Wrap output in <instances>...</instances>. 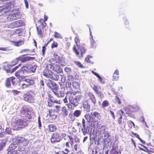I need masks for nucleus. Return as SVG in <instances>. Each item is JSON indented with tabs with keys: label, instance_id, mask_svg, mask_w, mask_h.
<instances>
[{
	"label": "nucleus",
	"instance_id": "a878e982",
	"mask_svg": "<svg viewBox=\"0 0 154 154\" xmlns=\"http://www.w3.org/2000/svg\"><path fill=\"white\" fill-rule=\"evenodd\" d=\"M109 136V134L107 131H104L102 134V137L104 140H107Z\"/></svg>",
	"mask_w": 154,
	"mask_h": 154
},
{
	"label": "nucleus",
	"instance_id": "2eb2a0df",
	"mask_svg": "<svg viewBox=\"0 0 154 154\" xmlns=\"http://www.w3.org/2000/svg\"><path fill=\"white\" fill-rule=\"evenodd\" d=\"M15 79V77H10L7 78L6 79L5 85L7 87H9L11 85V82L12 84L14 83V79Z\"/></svg>",
	"mask_w": 154,
	"mask_h": 154
},
{
	"label": "nucleus",
	"instance_id": "6e6552de",
	"mask_svg": "<svg viewBox=\"0 0 154 154\" xmlns=\"http://www.w3.org/2000/svg\"><path fill=\"white\" fill-rule=\"evenodd\" d=\"M23 97L24 100L30 103H34L35 102L34 94L31 91L24 94Z\"/></svg>",
	"mask_w": 154,
	"mask_h": 154
},
{
	"label": "nucleus",
	"instance_id": "bb28decb",
	"mask_svg": "<svg viewBox=\"0 0 154 154\" xmlns=\"http://www.w3.org/2000/svg\"><path fill=\"white\" fill-rule=\"evenodd\" d=\"M16 27L24 25V22L21 20H18L14 22Z\"/></svg>",
	"mask_w": 154,
	"mask_h": 154
},
{
	"label": "nucleus",
	"instance_id": "37998d69",
	"mask_svg": "<svg viewBox=\"0 0 154 154\" xmlns=\"http://www.w3.org/2000/svg\"><path fill=\"white\" fill-rule=\"evenodd\" d=\"M49 116L50 117H52V118L53 119H55L56 118V116L55 115H54V113H53L51 111V110H50L49 111Z\"/></svg>",
	"mask_w": 154,
	"mask_h": 154
},
{
	"label": "nucleus",
	"instance_id": "9d476101",
	"mask_svg": "<svg viewBox=\"0 0 154 154\" xmlns=\"http://www.w3.org/2000/svg\"><path fill=\"white\" fill-rule=\"evenodd\" d=\"M79 51L80 52V54H79V52L77 49H76L74 46L73 49L74 51L75 52L76 55L80 58L83 57V55L85 53L86 51V50L85 48L83 46H79L78 47Z\"/></svg>",
	"mask_w": 154,
	"mask_h": 154
},
{
	"label": "nucleus",
	"instance_id": "a18cd8bd",
	"mask_svg": "<svg viewBox=\"0 0 154 154\" xmlns=\"http://www.w3.org/2000/svg\"><path fill=\"white\" fill-rule=\"evenodd\" d=\"M84 117L87 120L88 122H89L90 120L92 119V117H91V115H90L89 114L85 115L84 116Z\"/></svg>",
	"mask_w": 154,
	"mask_h": 154
},
{
	"label": "nucleus",
	"instance_id": "052dcab7",
	"mask_svg": "<svg viewBox=\"0 0 154 154\" xmlns=\"http://www.w3.org/2000/svg\"><path fill=\"white\" fill-rule=\"evenodd\" d=\"M82 96L81 95H78V96H77L75 97H74L75 99L78 102V101H79L80 100V99H81V98H82Z\"/></svg>",
	"mask_w": 154,
	"mask_h": 154
},
{
	"label": "nucleus",
	"instance_id": "393cba45",
	"mask_svg": "<svg viewBox=\"0 0 154 154\" xmlns=\"http://www.w3.org/2000/svg\"><path fill=\"white\" fill-rule=\"evenodd\" d=\"M119 149L118 146H113L111 151L112 154H119Z\"/></svg>",
	"mask_w": 154,
	"mask_h": 154
},
{
	"label": "nucleus",
	"instance_id": "a19ab883",
	"mask_svg": "<svg viewBox=\"0 0 154 154\" xmlns=\"http://www.w3.org/2000/svg\"><path fill=\"white\" fill-rule=\"evenodd\" d=\"M127 120L126 119H123V122H122L121 124L120 125L121 127V128H125L126 125V123L127 122Z\"/></svg>",
	"mask_w": 154,
	"mask_h": 154
},
{
	"label": "nucleus",
	"instance_id": "f8f14e48",
	"mask_svg": "<svg viewBox=\"0 0 154 154\" xmlns=\"http://www.w3.org/2000/svg\"><path fill=\"white\" fill-rule=\"evenodd\" d=\"M15 141L16 143H20V145L23 144L24 146L26 145L28 142L27 140L21 137H17L13 140V141Z\"/></svg>",
	"mask_w": 154,
	"mask_h": 154
},
{
	"label": "nucleus",
	"instance_id": "f3484780",
	"mask_svg": "<svg viewBox=\"0 0 154 154\" xmlns=\"http://www.w3.org/2000/svg\"><path fill=\"white\" fill-rule=\"evenodd\" d=\"M83 107L85 110L89 112L90 110V106L87 101H84L83 102Z\"/></svg>",
	"mask_w": 154,
	"mask_h": 154
},
{
	"label": "nucleus",
	"instance_id": "c756f323",
	"mask_svg": "<svg viewBox=\"0 0 154 154\" xmlns=\"http://www.w3.org/2000/svg\"><path fill=\"white\" fill-rule=\"evenodd\" d=\"M31 112L29 111L25 115L26 118L25 119H26L27 122L28 121V120L31 119L32 118Z\"/></svg>",
	"mask_w": 154,
	"mask_h": 154
},
{
	"label": "nucleus",
	"instance_id": "0eeeda50",
	"mask_svg": "<svg viewBox=\"0 0 154 154\" xmlns=\"http://www.w3.org/2000/svg\"><path fill=\"white\" fill-rule=\"evenodd\" d=\"M124 109L126 113L129 114L130 112H134L138 111L139 109V107L135 105H128L125 107Z\"/></svg>",
	"mask_w": 154,
	"mask_h": 154
},
{
	"label": "nucleus",
	"instance_id": "c85d7f7f",
	"mask_svg": "<svg viewBox=\"0 0 154 154\" xmlns=\"http://www.w3.org/2000/svg\"><path fill=\"white\" fill-rule=\"evenodd\" d=\"M13 14H14V17L15 18V20H17V19L20 18L21 17V13L19 12L16 11Z\"/></svg>",
	"mask_w": 154,
	"mask_h": 154
},
{
	"label": "nucleus",
	"instance_id": "2f4dec72",
	"mask_svg": "<svg viewBox=\"0 0 154 154\" xmlns=\"http://www.w3.org/2000/svg\"><path fill=\"white\" fill-rule=\"evenodd\" d=\"M82 113V111L80 110H76L73 113V115L76 117L79 116Z\"/></svg>",
	"mask_w": 154,
	"mask_h": 154
},
{
	"label": "nucleus",
	"instance_id": "69168bd1",
	"mask_svg": "<svg viewBox=\"0 0 154 154\" xmlns=\"http://www.w3.org/2000/svg\"><path fill=\"white\" fill-rule=\"evenodd\" d=\"M38 127L39 128L41 127V123L40 121V117H38Z\"/></svg>",
	"mask_w": 154,
	"mask_h": 154
},
{
	"label": "nucleus",
	"instance_id": "bf43d9fd",
	"mask_svg": "<svg viewBox=\"0 0 154 154\" xmlns=\"http://www.w3.org/2000/svg\"><path fill=\"white\" fill-rule=\"evenodd\" d=\"M72 104H70L69 103H67L66 104V105L69 109H73L74 107H73V106H72Z\"/></svg>",
	"mask_w": 154,
	"mask_h": 154
},
{
	"label": "nucleus",
	"instance_id": "79ce46f5",
	"mask_svg": "<svg viewBox=\"0 0 154 154\" xmlns=\"http://www.w3.org/2000/svg\"><path fill=\"white\" fill-rule=\"evenodd\" d=\"M8 28H12V29H13V28H16L14 22L13 23L9 24V25H8Z\"/></svg>",
	"mask_w": 154,
	"mask_h": 154
},
{
	"label": "nucleus",
	"instance_id": "864d4df0",
	"mask_svg": "<svg viewBox=\"0 0 154 154\" xmlns=\"http://www.w3.org/2000/svg\"><path fill=\"white\" fill-rule=\"evenodd\" d=\"M82 131L84 135H85L87 133V129L86 128L85 126V128H83L82 129Z\"/></svg>",
	"mask_w": 154,
	"mask_h": 154
},
{
	"label": "nucleus",
	"instance_id": "a211bd4d",
	"mask_svg": "<svg viewBox=\"0 0 154 154\" xmlns=\"http://www.w3.org/2000/svg\"><path fill=\"white\" fill-rule=\"evenodd\" d=\"M55 91H53L54 94L58 97H63L64 96L65 94L63 91H58L57 90H55Z\"/></svg>",
	"mask_w": 154,
	"mask_h": 154
},
{
	"label": "nucleus",
	"instance_id": "e2e57ef3",
	"mask_svg": "<svg viewBox=\"0 0 154 154\" xmlns=\"http://www.w3.org/2000/svg\"><path fill=\"white\" fill-rule=\"evenodd\" d=\"M50 101L52 103H59V104L60 103V101H59V100H53L51 99Z\"/></svg>",
	"mask_w": 154,
	"mask_h": 154
},
{
	"label": "nucleus",
	"instance_id": "4d7b16f0",
	"mask_svg": "<svg viewBox=\"0 0 154 154\" xmlns=\"http://www.w3.org/2000/svg\"><path fill=\"white\" fill-rule=\"evenodd\" d=\"M20 65L21 64H20L16 66L15 67H14L12 69V71L11 72H14L15 71L17 68H18L20 66Z\"/></svg>",
	"mask_w": 154,
	"mask_h": 154
},
{
	"label": "nucleus",
	"instance_id": "8fccbe9b",
	"mask_svg": "<svg viewBox=\"0 0 154 154\" xmlns=\"http://www.w3.org/2000/svg\"><path fill=\"white\" fill-rule=\"evenodd\" d=\"M124 23L125 25V27L126 28H128L129 27L128 26V20H127V19L126 17H125L124 18Z\"/></svg>",
	"mask_w": 154,
	"mask_h": 154
},
{
	"label": "nucleus",
	"instance_id": "dca6fc26",
	"mask_svg": "<svg viewBox=\"0 0 154 154\" xmlns=\"http://www.w3.org/2000/svg\"><path fill=\"white\" fill-rule=\"evenodd\" d=\"M90 125L94 128V129H97L98 127V121L97 119L89 122Z\"/></svg>",
	"mask_w": 154,
	"mask_h": 154
},
{
	"label": "nucleus",
	"instance_id": "e433bc0d",
	"mask_svg": "<svg viewBox=\"0 0 154 154\" xmlns=\"http://www.w3.org/2000/svg\"><path fill=\"white\" fill-rule=\"evenodd\" d=\"M72 85L73 88L75 89H78L79 87V83L76 82H73Z\"/></svg>",
	"mask_w": 154,
	"mask_h": 154
},
{
	"label": "nucleus",
	"instance_id": "1a4fd4ad",
	"mask_svg": "<svg viewBox=\"0 0 154 154\" xmlns=\"http://www.w3.org/2000/svg\"><path fill=\"white\" fill-rule=\"evenodd\" d=\"M45 69L51 71L54 70L57 73H61L63 72L62 69L60 66L57 64H56L54 66H53L51 64H48Z\"/></svg>",
	"mask_w": 154,
	"mask_h": 154
},
{
	"label": "nucleus",
	"instance_id": "5701e85b",
	"mask_svg": "<svg viewBox=\"0 0 154 154\" xmlns=\"http://www.w3.org/2000/svg\"><path fill=\"white\" fill-rule=\"evenodd\" d=\"M23 81L28 83L27 84L29 85V87L31 85H33L34 84V80L32 79H25Z\"/></svg>",
	"mask_w": 154,
	"mask_h": 154
},
{
	"label": "nucleus",
	"instance_id": "13d9d810",
	"mask_svg": "<svg viewBox=\"0 0 154 154\" xmlns=\"http://www.w3.org/2000/svg\"><path fill=\"white\" fill-rule=\"evenodd\" d=\"M29 85H28L27 84H26L25 83H23L22 84L21 86V87L22 89H24L25 88L27 87H29Z\"/></svg>",
	"mask_w": 154,
	"mask_h": 154
},
{
	"label": "nucleus",
	"instance_id": "338daca9",
	"mask_svg": "<svg viewBox=\"0 0 154 154\" xmlns=\"http://www.w3.org/2000/svg\"><path fill=\"white\" fill-rule=\"evenodd\" d=\"M58 46V45L57 43L54 42L51 45V48H53L54 47H57Z\"/></svg>",
	"mask_w": 154,
	"mask_h": 154
},
{
	"label": "nucleus",
	"instance_id": "423d86ee",
	"mask_svg": "<svg viewBox=\"0 0 154 154\" xmlns=\"http://www.w3.org/2000/svg\"><path fill=\"white\" fill-rule=\"evenodd\" d=\"M11 125L16 127L23 128L26 126L28 125V123L26 119H18L14 122H12Z\"/></svg>",
	"mask_w": 154,
	"mask_h": 154
},
{
	"label": "nucleus",
	"instance_id": "473e14b6",
	"mask_svg": "<svg viewBox=\"0 0 154 154\" xmlns=\"http://www.w3.org/2000/svg\"><path fill=\"white\" fill-rule=\"evenodd\" d=\"M61 110L62 112V114L64 116H66L68 115V112L66 107H63L62 108Z\"/></svg>",
	"mask_w": 154,
	"mask_h": 154
},
{
	"label": "nucleus",
	"instance_id": "09e8293b",
	"mask_svg": "<svg viewBox=\"0 0 154 154\" xmlns=\"http://www.w3.org/2000/svg\"><path fill=\"white\" fill-rule=\"evenodd\" d=\"M119 76L116 75H113L112 76V80L117 81L119 79Z\"/></svg>",
	"mask_w": 154,
	"mask_h": 154
},
{
	"label": "nucleus",
	"instance_id": "0e129e2a",
	"mask_svg": "<svg viewBox=\"0 0 154 154\" xmlns=\"http://www.w3.org/2000/svg\"><path fill=\"white\" fill-rule=\"evenodd\" d=\"M90 57H91L90 56H88L87 57L85 58V61L88 63H91V64H92V62H91L89 60Z\"/></svg>",
	"mask_w": 154,
	"mask_h": 154
},
{
	"label": "nucleus",
	"instance_id": "4be33fe9",
	"mask_svg": "<svg viewBox=\"0 0 154 154\" xmlns=\"http://www.w3.org/2000/svg\"><path fill=\"white\" fill-rule=\"evenodd\" d=\"M93 89L96 92V94L98 96L101 97L103 95V94L101 92L98 91V87L97 85H94Z\"/></svg>",
	"mask_w": 154,
	"mask_h": 154
},
{
	"label": "nucleus",
	"instance_id": "58836bf2",
	"mask_svg": "<svg viewBox=\"0 0 154 154\" xmlns=\"http://www.w3.org/2000/svg\"><path fill=\"white\" fill-rule=\"evenodd\" d=\"M64 71L68 74L70 75L71 74V70L70 68L69 67H66L65 68Z\"/></svg>",
	"mask_w": 154,
	"mask_h": 154
},
{
	"label": "nucleus",
	"instance_id": "49530a36",
	"mask_svg": "<svg viewBox=\"0 0 154 154\" xmlns=\"http://www.w3.org/2000/svg\"><path fill=\"white\" fill-rule=\"evenodd\" d=\"M74 63L79 67L81 68H83L82 65L79 62L77 61H74Z\"/></svg>",
	"mask_w": 154,
	"mask_h": 154
},
{
	"label": "nucleus",
	"instance_id": "9b49d317",
	"mask_svg": "<svg viewBox=\"0 0 154 154\" xmlns=\"http://www.w3.org/2000/svg\"><path fill=\"white\" fill-rule=\"evenodd\" d=\"M48 86L53 91L56 90L58 89V87L56 84L51 80L48 79L46 81Z\"/></svg>",
	"mask_w": 154,
	"mask_h": 154
},
{
	"label": "nucleus",
	"instance_id": "c03bdc74",
	"mask_svg": "<svg viewBox=\"0 0 154 154\" xmlns=\"http://www.w3.org/2000/svg\"><path fill=\"white\" fill-rule=\"evenodd\" d=\"M80 39L78 36L76 37L75 38V41L76 45L77 47H78L79 45V43L80 42Z\"/></svg>",
	"mask_w": 154,
	"mask_h": 154
},
{
	"label": "nucleus",
	"instance_id": "ea45409f",
	"mask_svg": "<svg viewBox=\"0 0 154 154\" xmlns=\"http://www.w3.org/2000/svg\"><path fill=\"white\" fill-rule=\"evenodd\" d=\"M24 146L23 145V144H20H20L18 146L17 149L19 151H23L25 148Z\"/></svg>",
	"mask_w": 154,
	"mask_h": 154
},
{
	"label": "nucleus",
	"instance_id": "6ab92c4d",
	"mask_svg": "<svg viewBox=\"0 0 154 154\" xmlns=\"http://www.w3.org/2000/svg\"><path fill=\"white\" fill-rule=\"evenodd\" d=\"M91 117H92V119H93V118H96L98 119H100L101 116L100 114L99 113L96 111H95L91 113Z\"/></svg>",
	"mask_w": 154,
	"mask_h": 154
},
{
	"label": "nucleus",
	"instance_id": "c9c22d12",
	"mask_svg": "<svg viewBox=\"0 0 154 154\" xmlns=\"http://www.w3.org/2000/svg\"><path fill=\"white\" fill-rule=\"evenodd\" d=\"M7 140V139L5 138L2 141L0 144V147L1 148L4 147L6 143Z\"/></svg>",
	"mask_w": 154,
	"mask_h": 154
},
{
	"label": "nucleus",
	"instance_id": "cd10ccee",
	"mask_svg": "<svg viewBox=\"0 0 154 154\" xmlns=\"http://www.w3.org/2000/svg\"><path fill=\"white\" fill-rule=\"evenodd\" d=\"M12 42L14 45L17 46H20L24 43V42L23 41H20L18 42L12 41Z\"/></svg>",
	"mask_w": 154,
	"mask_h": 154
},
{
	"label": "nucleus",
	"instance_id": "3c124183",
	"mask_svg": "<svg viewBox=\"0 0 154 154\" xmlns=\"http://www.w3.org/2000/svg\"><path fill=\"white\" fill-rule=\"evenodd\" d=\"M90 99L93 103L94 104L96 103V100L95 97L93 95L90 96Z\"/></svg>",
	"mask_w": 154,
	"mask_h": 154
},
{
	"label": "nucleus",
	"instance_id": "7ed1b4c3",
	"mask_svg": "<svg viewBox=\"0 0 154 154\" xmlns=\"http://www.w3.org/2000/svg\"><path fill=\"white\" fill-rule=\"evenodd\" d=\"M75 94L74 92L72 90L68 91L66 93V96L65 98L63 100L65 103H67L68 99L69 101V103L73 105V107H76L79 104L78 102L73 97V96Z\"/></svg>",
	"mask_w": 154,
	"mask_h": 154
},
{
	"label": "nucleus",
	"instance_id": "680f3d73",
	"mask_svg": "<svg viewBox=\"0 0 154 154\" xmlns=\"http://www.w3.org/2000/svg\"><path fill=\"white\" fill-rule=\"evenodd\" d=\"M37 29L38 34L41 36H42V31L41 29H39L38 27H37Z\"/></svg>",
	"mask_w": 154,
	"mask_h": 154
},
{
	"label": "nucleus",
	"instance_id": "ddd939ff",
	"mask_svg": "<svg viewBox=\"0 0 154 154\" xmlns=\"http://www.w3.org/2000/svg\"><path fill=\"white\" fill-rule=\"evenodd\" d=\"M17 147L18 146H17L14 143L11 144L9 146L11 151H9L8 154H15L17 153Z\"/></svg>",
	"mask_w": 154,
	"mask_h": 154
},
{
	"label": "nucleus",
	"instance_id": "f257e3e1",
	"mask_svg": "<svg viewBox=\"0 0 154 154\" xmlns=\"http://www.w3.org/2000/svg\"><path fill=\"white\" fill-rule=\"evenodd\" d=\"M37 66L34 65L31 66H22L20 69L17 71L15 74V75L20 80L23 79L27 75L34 72Z\"/></svg>",
	"mask_w": 154,
	"mask_h": 154
},
{
	"label": "nucleus",
	"instance_id": "603ef678",
	"mask_svg": "<svg viewBox=\"0 0 154 154\" xmlns=\"http://www.w3.org/2000/svg\"><path fill=\"white\" fill-rule=\"evenodd\" d=\"M61 78V81L62 83H64L65 82L66 79L65 76L63 75H60Z\"/></svg>",
	"mask_w": 154,
	"mask_h": 154
},
{
	"label": "nucleus",
	"instance_id": "de8ad7c7",
	"mask_svg": "<svg viewBox=\"0 0 154 154\" xmlns=\"http://www.w3.org/2000/svg\"><path fill=\"white\" fill-rule=\"evenodd\" d=\"M109 105V103L108 101L107 100H104L103 101L102 104V106L103 107L106 106H107Z\"/></svg>",
	"mask_w": 154,
	"mask_h": 154
},
{
	"label": "nucleus",
	"instance_id": "f704fd0d",
	"mask_svg": "<svg viewBox=\"0 0 154 154\" xmlns=\"http://www.w3.org/2000/svg\"><path fill=\"white\" fill-rule=\"evenodd\" d=\"M92 36V39L91 40V46L92 48H96V45L95 42L94 41L93 38Z\"/></svg>",
	"mask_w": 154,
	"mask_h": 154
},
{
	"label": "nucleus",
	"instance_id": "f03ea898",
	"mask_svg": "<svg viewBox=\"0 0 154 154\" xmlns=\"http://www.w3.org/2000/svg\"><path fill=\"white\" fill-rule=\"evenodd\" d=\"M11 6L12 5H11L10 4H8L5 6H4L2 8L0 9V16L4 15V14L7 16L5 18V19L6 18L7 21L5 20V21H11L15 20L13 14H10V12L13 10Z\"/></svg>",
	"mask_w": 154,
	"mask_h": 154
},
{
	"label": "nucleus",
	"instance_id": "5fc2aeb1",
	"mask_svg": "<svg viewBox=\"0 0 154 154\" xmlns=\"http://www.w3.org/2000/svg\"><path fill=\"white\" fill-rule=\"evenodd\" d=\"M19 57L16 58L15 59L13 60V65L17 64L19 63Z\"/></svg>",
	"mask_w": 154,
	"mask_h": 154
},
{
	"label": "nucleus",
	"instance_id": "72a5a7b5",
	"mask_svg": "<svg viewBox=\"0 0 154 154\" xmlns=\"http://www.w3.org/2000/svg\"><path fill=\"white\" fill-rule=\"evenodd\" d=\"M54 57L56 62H60L61 59V57H60L58 55L54 54Z\"/></svg>",
	"mask_w": 154,
	"mask_h": 154
},
{
	"label": "nucleus",
	"instance_id": "774afa93",
	"mask_svg": "<svg viewBox=\"0 0 154 154\" xmlns=\"http://www.w3.org/2000/svg\"><path fill=\"white\" fill-rule=\"evenodd\" d=\"M115 99L119 104H120L121 103V102L120 100V99H119V97H118L117 96H116L115 97Z\"/></svg>",
	"mask_w": 154,
	"mask_h": 154
},
{
	"label": "nucleus",
	"instance_id": "4c0bfd02",
	"mask_svg": "<svg viewBox=\"0 0 154 154\" xmlns=\"http://www.w3.org/2000/svg\"><path fill=\"white\" fill-rule=\"evenodd\" d=\"M54 36L55 38H56L62 39L63 38V37L62 35H61L59 33L57 32H55V34L54 35Z\"/></svg>",
	"mask_w": 154,
	"mask_h": 154
},
{
	"label": "nucleus",
	"instance_id": "b1692460",
	"mask_svg": "<svg viewBox=\"0 0 154 154\" xmlns=\"http://www.w3.org/2000/svg\"><path fill=\"white\" fill-rule=\"evenodd\" d=\"M29 111V109L25 106H23L20 110V112L22 114H24Z\"/></svg>",
	"mask_w": 154,
	"mask_h": 154
},
{
	"label": "nucleus",
	"instance_id": "aec40b11",
	"mask_svg": "<svg viewBox=\"0 0 154 154\" xmlns=\"http://www.w3.org/2000/svg\"><path fill=\"white\" fill-rule=\"evenodd\" d=\"M91 72L95 75L98 79V80L100 82L103 84L105 83L104 80L100 76L97 72H94L93 71H91Z\"/></svg>",
	"mask_w": 154,
	"mask_h": 154
},
{
	"label": "nucleus",
	"instance_id": "39448f33",
	"mask_svg": "<svg viewBox=\"0 0 154 154\" xmlns=\"http://www.w3.org/2000/svg\"><path fill=\"white\" fill-rule=\"evenodd\" d=\"M66 134L60 132L54 133L51 137V141L52 143L60 142L62 139L66 136Z\"/></svg>",
	"mask_w": 154,
	"mask_h": 154
},
{
	"label": "nucleus",
	"instance_id": "20e7f679",
	"mask_svg": "<svg viewBox=\"0 0 154 154\" xmlns=\"http://www.w3.org/2000/svg\"><path fill=\"white\" fill-rule=\"evenodd\" d=\"M58 73H53L51 71L45 69L43 71V75L47 78H50L53 80L58 81L60 78V75Z\"/></svg>",
	"mask_w": 154,
	"mask_h": 154
},
{
	"label": "nucleus",
	"instance_id": "6e6d98bb",
	"mask_svg": "<svg viewBox=\"0 0 154 154\" xmlns=\"http://www.w3.org/2000/svg\"><path fill=\"white\" fill-rule=\"evenodd\" d=\"M5 132L8 134H11V130L10 128H7L5 129Z\"/></svg>",
	"mask_w": 154,
	"mask_h": 154
},
{
	"label": "nucleus",
	"instance_id": "7c9ffc66",
	"mask_svg": "<svg viewBox=\"0 0 154 154\" xmlns=\"http://www.w3.org/2000/svg\"><path fill=\"white\" fill-rule=\"evenodd\" d=\"M53 108L54 109V112H58L60 109V107L59 105H54L53 106Z\"/></svg>",
	"mask_w": 154,
	"mask_h": 154
},
{
	"label": "nucleus",
	"instance_id": "412c9836",
	"mask_svg": "<svg viewBox=\"0 0 154 154\" xmlns=\"http://www.w3.org/2000/svg\"><path fill=\"white\" fill-rule=\"evenodd\" d=\"M48 129L51 132L55 131L57 129L56 125L54 124H51L48 125Z\"/></svg>",
	"mask_w": 154,
	"mask_h": 154
},
{
	"label": "nucleus",
	"instance_id": "4468645a",
	"mask_svg": "<svg viewBox=\"0 0 154 154\" xmlns=\"http://www.w3.org/2000/svg\"><path fill=\"white\" fill-rule=\"evenodd\" d=\"M33 58V57H24L23 56H21L19 57V60L22 62H25L27 60H32Z\"/></svg>",
	"mask_w": 154,
	"mask_h": 154
}]
</instances>
